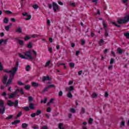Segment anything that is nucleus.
I'll list each match as a JSON object with an SVG mask.
<instances>
[{"instance_id":"nucleus-1","label":"nucleus","mask_w":129,"mask_h":129,"mask_svg":"<svg viewBox=\"0 0 129 129\" xmlns=\"http://www.w3.org/2000/svg\"><path fill=\"white\" fill-rule=\"evenodd\" d=\"M24 55L22 54V53H19V56L22 59H28L30 61L33 60H35L37 58V52L34 50H29L27 51L24 52Z\"/></svg>"},{"instance_id":"nucleus-2","label":"nucleus","mask_w":129,"mask_h":129,"mask_svg":"<svg viewBox=\"0 0 129 129\" xmlns=\"http://www.w3.org/2000/svg\"><path fill=\"white\" fill-rule=\"evenodd\" d=\"M4 69V67L3 65H0V71L3 70L4 72L6 73H10V76L12 75V74L15 75L17 73V71H18V67H14L12 69L11 71H8V70H3Z\"/></svg>"},{"instance_id":"nucleus-3","label":"nucleus","mask_w":129,"mask_h":129,"mask_svg":"<svg viewBox=\"0 0 129 129\" xmlns=\"http://www.w3.org/2000/svg\"><path fill=\"white\" fill-rule=\"evenodd\" d=\"M0 113H2V114H4V113H5V111H6V107H5L4 101H0Z\"/></svg>"},{"instance_id":"nucleus-4","label":"nucleus","mask_w":129,"mask_h":129,"mask_svg":"<svg viewBox=\"0 0 129 129\" xmlns=\"http://www.w3.org/2000/svg\"><path fill=\"white\" fill-rule=\"evenodd\" d=\"M8 103L7 104L9 106H13V105H14V104L15 107H17L18 106V105H19V101H18V100H15V102H13L11 100H8Z\"/></svg>"},{"instance_id":"nucleus-5","label":"nucleus","mask_w":129,"mask_h":129,"mask_svg":"<svg viewBox=\"0 0 129 129\" xmlns=\"http://www.w3.org/2000/svg\"><path fill=\"white\" fill-rule=\"evenodd\" d=\"M52 9L54 13H57V11L60 10L59 5L56 4L55 2H52Z\"/></svg>"},{"instance_id":"nucleus-6","label":"nucleus","mask_w":129,"mask_h":129,"mask_svg":"<svg viewBox=\"0 0 129 129\" xmlns=\"http://www.w3.org/2000/svg\"><path fill=\"white\" fill-rule=\"evenodd\" d=\"M15 76V75L14 74H12L10 76V78L9 79L7 83H6V86H9L11 83H12V81L13 79H14V77Z\"/></svg>"},{"instance_id":"nucleus-7","label":"nucleus","mask_w":129,"mask_h":129,"mask_svg":"<svg viewBox=\"0 0 129 129\" xmlns=\"http://www.w3.org/2000/svg\"><path fill=\"white\" fill-rule=\"evenodd\" d=\"M22 16H23V17H27V18H25V20H26V21L31 20V18H32V16H31V15H29L27 12L22 13Z\"/></svg>"},{"instance_id":"nucleus-8","label":"nucleus","mask_w":129,"mask_h":129,"mask_svg":"<svg viewBox=\"0 0 129 129\" xmlns=\"http://www.w3.org/2000/svg\"><path fill=\"white\" fill-rule=\"evenodd\" d=\"M49 80H50V76H43L42 77L43 82H45V81H49Z\"/></svg>"},{"instance_id":"nucleus-9","label":"nucleus","mask_w":129,"mask_h":129,"mask_svg":"<svg viewBox=\"0 0 129 129\" xmlns=\"http://www.w3.org/2000/svg\"><path fill=\"white\" fill-rule=\"evenodd\" d=\"M117 23H118L119 25H121L122 24H126L125 21H124V19H118L117 20Z\"/></svg>"},{"instance_id":"nucleus-10","label":"nucleus","mask_w":129,"mask_h":129,"mask_svg":"<svg viewBox=\"0 0 129 129\" xmlns=\"http://www.w3.org/2000/svg\"><path fill=\"white\" fill-rule=\"evenodd\" d=\"M7 81H8V76H5L2 80L3 84H7Z\"/></svg>"},{"instance_id":"nucleus-11","label":"nucleus","mask_w":129,"mask_h":129,"mask_svg":"<svg viewBox=\"0 0 129 129\" xmlns=\"http://www.w3.org/2000/svg\"><path fill=\"white\" fill-rule=\"evenodd\" d=\"M5 14H6V15H13V16H17V15H18L17 13H13V12L10 11H6Z\"/></svg>"},{"instance_id":"nucleus-12","label":"nucleus","mask_w":129,"mask_h":129,"mask_svg":"<svg viewBox=\"0 0 129 129\" xmlns=\"http://www.w3.org/2000/svg\"><path fill=\"white\" fill-rule=\"evenodd\" d=\"M123 19L126 23H127L129 22V15L125 16Z\"/></svg>"},{"instance_id":"nucleus-13","label":"nucleus","mask_w":129,"mask_h":129,"mask_svg":"<svg viewBox=\"0 0 129 129\" xmlns=\"http://www.w3.org/2000/svg\"><path fill=\"white\" fill-rule=\"evenodd\" d=\"M98 45L100 46H103V45H104V41H103V39L100 40L98 42Z\"/></svg>"},{"instance_id":"nucleus-14","label":"nucleus","mask_w":129,"mask_h":129,"mask_svg":"<svg viewBox=\"0 0 129 129\" xmlns=\"http://www.w3.org/2000/svg\"><path fill=\"white\" fill-rule=\"evenodd\" d=\"M12 23H10L9 25L5 26V30L7 31H9L11 27H12Z\"/></svg>"},{"instance_id":"nucleus-15","label":"nucleus","mask_w":129,"mask_h":129,"mask_svg":"<svg viewBox=\"0 0 129 129\" xmlns=\"http://www.w3.org/2000/svg\"><path fill=\"white\" fill-rule=\"evenodd\" d=\"M7 40H5V39H1L0 40V46L1 45H2V44H3V43H4V45H6V44H7Z\"/></svg>"},{"instance_id":"nucleus-16","label":"nucleus","mask_w":129,"mask_h":129,"mask_svg":"<svg viewBox=\"0 0 129 129\" xmlns=\"http://www.w3.org/2000/svg\"><path fill=\"white\" fill-rule=\"evenodd\" d=\"M29 125L26 123H22V128H27Z\"/></svg>"},{"instance_id":"nucleus-17","label":"nucleus","mask_w":129,"mask_h":129,"mask_svg":"<svg viewBox=\"0 0 129 129\" xmlns=\"http://www.w3.org/2000/svg\"><path fill=\"white\" fill-rule=\"evenodd\" d=\"M117 53H118L119 54H122V52H123V51H122V49H121V48H120V47H118L117 49Z\"/></svg>"},{"instance_id":"nucleus-18","label":"nucleus","mask_w":129,"mask_h":129,"mask_svg":"<svg viewBox=\"0 0 129 129\" xmlns=\"http://www.w3.org/2000/svg\"><path fill=\"white\" fill-rule=\"evenodd\" d=\"M32 85L34 87H38V86H39V83L36 82H32Z\"/></svg>"},{"instance_id":"nucleus-19","label":"nucleus","mask_w":129,"mask_h":129,"mask_svg":"<svg viewBox=\"0 0 129 129\" xmlns=\"http://www.w3.org/2000/svg\"><path fill=\"white\" fill-rule=\"evenodd\" d=\"M67 89L68 90V91H69V92H71V91L74 89V88H73V86H71L69 88H67Z\"/></svg>"},{"instance_id":"nucleus-20","label":"nucleus","mask_w":129,"mask_h":129,"mask_svg":"<svg viewBox=\"0 0 129 129\" xmlns=\"http://www.w3.org/2000/svg\"><path fill=\"white\" fill-rule=\"evenodd\" d=\"M19 122H21V120H15L14 122L12 123V124H17L18 123H19Z\"/></svg>"},{"instance_id":"nucleus-21","label":"nucleus","mask_w":129,"mask_h":129,"mask_svg":"<svg viewBox=\"0 0 129 129\" xmlns=\"http://www.w3.org/2000/svg\"><path fill=\"white\" fill-rule=\"evenodd\" d=\"M32 47H33V44L31 42H29L27 45V48L31 49V48H32Z\"/></svg>"},{"instance_id":"nucleus-22","label":"nucleus","mask_w":129,"mask_h":129,"mask_svg":"<svg viewBox=\"0 0 129 129\" xmlns=\"http://www.w3.org/2000/svg\"><path fill=\"white\" fill-rule=\"evenodd\" d=\"M103 27H104V30H107V25L106 24V23H105V22H103Z\"/></svg>"},{"instance_id":"nucleus-23","label":"nucleus","mask_w":129,"mask_h":129,"mask_svg":"<svg viewBox=\"0 0 129 129\" xmlns=\"http://www.w3.org/2000/svg\"><path fill=\"white\" fill-rule=\"evenodd\" d=\"M4 23L5 24H8L9 23V18L5 17L4 19Z\"/></svg>"},{"instance_id":"nucleus-24","label":"nucleus","mask_w":129,"mask_h":129,"mask_svg":"<svg viewBox=\"0 0 129 129\" xmlns=\"http://www.w3.org/2000/svg\"><path fill=\"white\" fill-rule=\"evenodd\" d=\"M18 43L20 46H23L24 45V41L22 40H19L18 41Z\"/></svg>"},{"instance_id":"nucleus-25","label":"nucleus","mask_w":129,"mask_h":129,"mask_svg":"<svg viewBox=\"0 0 129 129\" xmlns=\"http://www.w3.org/2000/svg\"><path fill=\"white\" fill-rule=\"evenodd\" d=\"M70 112H72V113H75L76 112V110L73 108H71L70 109Z\"/></svg>"},{"instance_id":"nucleus-26","label":"nucleus","mask_w":129,"mask_h":129,"mask_svg":"<svg viewBox=\"0 0 129 129\" xmlns=\"http://www.w3.org/2000/svg\"><path fill=\"white\" fill-rule=\"evenodd\" d=\"M69 5L71 6V7H76V4H75L74 3L70 2V3H69Z\"/></svg>"},{"instance_id":"nucleus-27","label":"nucleus","mask_w":129,"mask_h":129,"mask_svg":"<svg viewBox=\"0 0 129 129\" xmlns=\"http://www.w3.org/2000/svg\"><path fill=\"white\" fill-rule=\"evenodd\" d=\"M29 108H30L31 109H34V104L32 103H30L29 104Z\"/></svg>"},{"instance_id":"nucleus-28","label":"nucleus","mask_w":129,"mask_h":129,"mask_svg":"<svg viewBox=\"0 0 129 129\" xmlns=\"http://www.w3.org/2000/svg\"><path fill=\"white\" fill-rule=\"evenodd\" d=\"M67 96L68 97H69V98H72V97H73V96L72 95V94H71V92H69L67 94Z\"/></svg>"},{"instance_id":"nucleus-29","label":"nucleus","mask_w":129,"mask_h":129,"mask_svg":"<svg viewBox=\"0 0 129 129\" xmlns=\"http://www.w3.org/2000/svg\"><path fill=\"white\" fill-rule=\"evenodd\" d=\"M47 100H48V99H47V98H45V99H44V100H41V103H43H43H47Z\"/></svg>"},{"instance_id":"nucleus-30","label":"nucleus","mask_w":129,"mask_h":129,"mask_svg":"<svg viewBox=\"0 0 129 129\" xmlns=\"http://www.w3.org/2000/svg\"><path fill=\"white\" fill-rule=\"evenodd\" d=\"M25 69L26 71H30V70H31V66L29 65L27 66L25 68Z\"/></svg>"},{"instance_id":"nucleus-31","label":"nucleus","mask_w":129,"mask_h":129,"mask_svg":"<svg viewBox=\"0 0 129 129\" xmlns=\"http://www.w3.org/2000/svg\"><path fill=\"white\" fill-rule=\"evenodd\" d=\"M104 31H105V34H104L105 37H108V31L107 30V29H105Z\"/></svg>"},{"instance_id":"nucleus-32","label":"nucleus","mask_w":129,"mask_h":129,"mask_svg":"<svg viewBox=\"0 0 129 129\" xmlns=\"http://www.w3.org/2000/svg\"><path fill=\"white\" fill-rule=\"evenodd\" d=\"M80 42H81V45H82V46H83V45H85V40L83 39H81Z\"/></svg>"},{"instance_id":"nucleus-33","label":"nucleus","mask_w":129,"mask_h":129,"mask_svg":"<svg viewBox=\"0 0 129 129\" xmlns=\"http://www.w3.org/2000/svg\"><path fill=\"white\" fill-rule=\"evenodd\" d=\"M92 122H93V119L92 118H90L88 123L89 124H92Z\"/></svg>"},{"instance_id":"nucleus-34","label":"nucleus","mask_w":129,"mask_h":129,"mask_svg":"<svg viewBox=\"0 0 129 129\" xmlns=\"http://www.w3.org/2000/svg\"><path fill=\"white\" fill-rule=\"evenodd\" d=\"M17 33H22V29L21 28H18L16 30Z\"/></svg>"},{"instance_id":"nucleus-35","label":"nucleus","mask_w":129,"mask_h":129,"mask_svg":"<svg viewBox=\"0 0 129 129\" xmlns=\"http://www.w3.org/2000/svg\"><path fill=\"white\" fill-rule=\"evenodd\" d=\"M112 25H114V26H115L116 27H117V28H120V25H117L115 22H112Z\"/></svg>"},{"instance_id":"nucleus-36","label":"nucleus","mask_w":129,"mask_h":129,"mask_svg":"<svg viewBox=\"0 0 129 129\" xmlns=\"http://www.w3.org/2000/svg\"><path fill=\"white\" fill-rule=\"evenodd\" d=\"M32 8H33V9H34V10H37V9H38V8H39V6L38 5H37V4H35L32 6Z\"/></svg>"},{"instance_id":"nucleus-37","label":"nucleus","mask_w":129,"mask_h":129,"mask_svg":"<svg viewBox=\"0 0 129 129\" xmlns=\"http://www.w3.org/2000/svg\"><path fill=\"white\" fill-rule=\"evenodd\" d=\"M48 89H49V88H48V87L45 88L42 90V93H44V92H47V91H48Z\"/></svg>"},{"instance_id":"nucleus-38","label":"nucleus","mask_w":129,"mask_h":129,"mask_svg":"<svg viewBox=\"0 0 129 129\" xmlns=\"http://www.w3.org/2000/svg\"><path fill=\"white\" fill-rule=\"evenodd\" d=\"M62 125H63V124L62 123H60L58 125V128L59 129H65L63 127H62Z\"/></svg>"},{"instance_id":"nucleus-39","label":"nucleus","mask_w":129,"mask_h":129,"mask_svg":"<svg viewBox=\"0 0 129 129\" xmlns=\"http://www.w3.org/2000/svg\"><path fill=\"white\" fill-rule=\"evenodd\" d=\"M96 97H97V95L96 93H94L92 94V98H96Z\"/></svg>"},{"instance_id":"nucleus-40","label":"nucleus","mask_w":129,"mask_h":129,"mask_svg":"<svg viewBox=\"0 0 129 129\" xmlns=\"http://www.w3.org/2000/svg\"><path fill=\"white\" fill-rule=\"evenodd\" d=\"M42 113V112H41V110H37L36 111V113H35L37 115H40Z\"/></svg>"},{"instance_id":"nucleus-41","label":"nucleus","mask_w":129,"mask_h":129,"mask_svg":"<svg viewBox=\"0 0 129 129\" xmlns=\"http://www.w3.org/2000/svg\"><path fill=\"white\" fill-rule=\"evenodd\" d=\"M23 108L24 110H26V111H29V110H30V108L29 107L25 106Z\"/></svg>"},{"instance_id":"nucleus-42","label":"nucleus","mask_w":129,"mask_h":129,"mask_svg":"<svg viewBox=\"0 0 129 129\" xmlns=\"http://www.w3.org/2000/svg\"><path fill=\"white\" fill-rule=\"evenodd\" d=\"M124 36L126 37V39H129V33H124Z\"/></svg>"},{"instance_id":"nucleus-43","label":"nucleus","mask_w":129,"mask_h":129,"mask_svg":"<svg viewBox=\"0 0 129 129\" xmlns=\"http://www.w3.org/2000/svg\"><path fill=\"white\" fill-rule=\"evenodd\" d=\"M13 118V115H10L6 118V119H12Z\"/></svg>"},{"instance_id":"nucleus-44","label":"nucleus","mask_w":129,"mask_h":129,"mask_svg":"<svg viewBox=\"0 0 129 129\" xmlns=\"http://www.w3.org/2000/svg\"><path fill=\"white\" fill-rule=\"evenodd\" d=\"M39 36V35L37 34H33L32 35H31V38H38Z\"/></svg>"},{"instance_id":"nucleus-45","label":"nucleus","mask_w":129,"mask_h":129,"mask_svg":"<svg viewBox=\"0 0 129 129\" xmlns=\"http://www.w3.org/2000/svg\"><path fill=\"white\" fill-rule=\"evenodd\" d=\"M83 113H85V109H84V108H82L81 114H83Z\"/></svg>"},{"instance_id":"nucleus-46","label":"nucleus","mask_w":129,"mask_h":129,"mask_svg":"<svg viewBox=\"0 0 129 129\" xmlns=\"http://www.w3.org/2000/svg\"><path fill=\"white\" fill-rule=\"evenodd\" d=\"M15 95L12 93L10 95V96H9V98L11 99V98H14V97H15Z\"/></svg>"},{"instance_id":"nucleus-47","label":"nucleus","mask_w":129,"mask_h":129,"mask_svg":"<svg viewBox=\"0 0 129 129\" xmlns=\"http://www.w3.org/2000/svg\"><path fill=\"white\" fill-rule=\"evenodd\" d=\"M21 115H22V112L20 111L18 113V114H17V115L16 116V118H18V117H20V116H21Z\"/></svg>"},{"instance_id":"nucleus-48","label":"nucleus","mask_w":129,"mask_h":129,"mask_svg":"<svg viewBox=\"0 0 129 129\" xmlns=\"http://www.w3.org/2000/svg\"><path fill=\"white\" fill-rule=\"evenodd\" d=\"M18 85H20V86H22V85H24V83H23L22 82L18 81L17 82Z\"/></svg>"},{"instance_id":"nucleus-49","label":"nucleus","mask_w":129,"mask_h":129,"mask_svg":"<svg viewBox=\"0 0 129 129\" xmlns=\"http://www.w3.org/2000/svg\"><path fill=\"white\" fill-rule=\"evenodd\" d=\"M19 90H20V89H17L16 91L13 93V94L15 96H16V95L18 94V92H19Z\"/></svg>"},{"instance_id":"nucleus-50","label":"nucleus","mask_w":129,"mask_h":129,"mask_svg":"<svg viewBox=\"0 0 129 129\" xmlns=\"http://www.w3.org/2000/svg\"><path fill=\"white\" fill-rule=\"evenodd\" d=\"M31 39V37H29L28 36H25V38H24V40L25 41H28V40H30Z\"/></svg>"},{"instance_id":"nucleus-51","label":"nucleus","mask_w":129,"mask_h":129,"mask_svg":"<svg viewBox=\"0 0 129 129\" xmlns=\"http://www.w3.org/2000/svg\"><path fill=\"white\" fill-rule=\"evenodd\" d=\"M47 87L48 88H55V87L54 85H50L49 86H48Z\"/></svg>"},{"instance_id":"nucleus-52","label":"nucleus","mask_w":129,"mask_h":129,"mask_svg":"<svg viewBox=\"0 0 129 129\" xmlns=\"http://www.w3.org/2000/svg\"><path fill=\"white\" fill-rule=\"evenodd\" d=\"M30 85H28L25 86V89H26V90H29V89H30Z\"/></svg>"},{"instance_id":"nucleus-53","label":"nucleus","mask_w":129,"mask_h":129,"mask_svg":"<svg viewBox=\"0 0 129 129\" xmlns=\"http://www.w3.org/2000/svg\"><path fill=\"white\" fill-rule=\"evenodd\" d=\"M28 100L29 102L33 101V97L32 96L28 97Z\"/></svg>"},{"instance_id":"nucleus-54","label":"nucleus","mask_w":129,"mask_h":129,"mask_svg":"<svg viewBox=\"0 0 129 129\" xmlns=\"http://www.w3.org/2000/svg\"><path fill=\"white\" fill-rule=\"evenodd\" d=\"M36 115H37L36 113H33L31 114V117H35V116H36Z\"/></svg>"},{"instance_id":"nucleus-55","label":"nucleus","mask_w":129,"mask_h":129,"mask_svg":"<svg viewBox=\"0 0 129 129\" xmlns=\"http://www.w3.org/2000/svg\"><path fill=\"white\" fill-rule=\"evenodd\" d=\"M62 95H63V92H62V91H60L58 93V96H62Z\"/></svg>"},{"instance_id":"nucleus-56","label":"nucleus","mask_w":129,"mask_h":129,"mask_svg":"<svg viewBox=\"0 0 129 129\" xmlns=\"http://www.w3.org/2000/svg\"><path fill=\"white\" fill-rule=\"evenodd\" d=\"M128 1V0H122V3H123V4H125V5L126 6V5H127L126 3H127Z\"/></svg>"},{"instance_id":"nucleus-57","label":"nucleus","mask_w":129,"mask_h":129,"mask_svg":"<svg viewBox=\"0 0 129 129\" xmlns=\"http://www.w3.org/2000/svg\"><path fill=\"white\" fill-rule=\"evenodd\" d=\"M51 107H48L47 109V112H51Z\"/></svg>"},{"instance_id":"nucleus-58","label":"nucleus","mask_w":129,"mask_h":129,"mask_svg":"<svg viewBox=\"0 0 129 129\" xmlns=\"http://www.w3.org/2000/svg\"><path fill=\"white\" fill-rule=\"evenodd\" d=\"M113 62H114V59H113V58H111L110 61V64H113Z\"/></svg>"},{"instance_id":"nucleus-59","label":"nucleus","mask_w":129,"mask_h":129,"mask_svg":"<svg viewBox=\"0 0 129 129\" xmlns=\"http://www.w3.org/2000/svg\"><path fill=\"white\" fill-rule=\"evenodd\" d=\"M19 91L20 92V93H21V94H24V93L23 89H21L20 90L19 89Z\"/></svg>"},{"instance_id":"nucleus-60","label":"nucleus","mask_w":129,"mask_h":129,"mask_svg":"<svg viewBox=\"0 0 129 129\" xmlns=\"http://www.w3.org/2000/svg\"><path fill=\"white\" fill-rule=\"evenodd\" d=\"M53 49L52 48V47H49L48 48V51L50 53H52Z\"/></svg>"},{"instance_id":"nucleus-61","label":"nucleus","mask_w":129,"mask_h":129,"mask_svg":"<svg viewBox=\"0 0 129 129\" xmlns=\"http://www.w3.org/2000/svg\"><path fill=\"white\" fill-rule=\"evenodd\" d=\"M2 96L6 97V96H7V93H6V92H3L2 93Z\"/></svg>"},{"instance_id":"nucleus-62","label":"nucleus","mask_w":129,"mask_h":129,"mask_svg":"<svg viewBox=\"0 0 129 129\" xmlns=\"http://www.w3.org/2000/svg\"><path fill=\"white\" fill-rule=\"evenodd\" d=\"M51 64V60H48L47 62H46L45 65H50Z\"/></svg>"},{"instance_id":"nucleus-63","label":"nucleus","mask_w":129,"mask_h":129,"mask_svg":"<svg viewBox=\"0 0 129 129\" xmlns=\"http://www.w3.org/2000/svg\"><path fill=\"white\" fill-rule=\"evenodd\" d=\"M48 7L50 9V10H51V9H52V4H48Z\"/></svg>"},{"instance_id":"nucleus-64","label":"nucleus","mask_w":129,"mask_h":129,"mask_svg":"<svg viewBox=\"0 0 129 129\" xmlns=\"http://www.w3.org/2000/svg\"><path fill=\"white\" fill-rule=\"evenodd\" d=\"M104 96L105 97H108V93H107V92H105Z\"/></svg>"}]
</instances>
